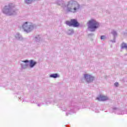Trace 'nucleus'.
Segmentation results:
<instances>
[{
    "instance_id": "7",
    "label": "nucleus",
    "mask_w": 127,
    "mask_h": 127,
    "mask_svg": "<svg viewBox=\"0 0 127 127\" xmlns=\"http://www.w3.org/2000/svg\"><path fill=\"white\" fill-rule=\"evenodd\" d=\"M23 62L21 64V67L22 68V69H26L28 67V64L26 63H28L29 62V61L28 60H25L22 61Z\"/></svg>"
},
{
    "instance_id": "8",
    "label": "nucleus",
    "mask_w": 127,
    "mask_h": 127,
    "mask_svg": "<svg viewBox=\"0 0 127 127\" xmlns=\"http://www.w3.org/2000/svg\"><path fill=\"white\" fill-rule=\"evenodd\" d=\"M111 34L113 36L114 39L113 40H111V42L115 43L116 42V37L118 36V32L116 31L115 30H113L111 32Z\"/></svg>"
},
{
    "instance_id": "20",
    "label": "nucleus",
    "mask_w": 127,
    "mask_h": 127,
    "mask_svg": "<svg viewBox=\"0 0 127 127\" xmlns=\"http://www.w3.org/2000/svg\"><path fill=\"white\" fill-rule=\"evenodd\" d=\"M62 110H63V111H65V110H66V109H63V108H62Z\"/></svg>"
},
{
    "instance_id": "19",
    "label": "nucleus",
    "mask_w": 127,
    "mask_h": 127,
    "mask_svg": "<svg viewBox=\"0 0 127 127\" xmlns=\"http://www.w3.org/2000/svg\"><path fill=\"white\" fill-rule=\"evenodd\" d=\"M68 115H70V113H66V116H68Z\"/></svg>"
},
{
    "instance_id": "11",
    "label": "nucleus",
    "mask_w": 127,
    "mask_h": 127,
    "mask_svg": "<svg viewBox=\"0 0 127 127\" xmlns=\"http://www.w3.org/2000/svg\"><path fill=\"white\" fill-rule=\"evenodd\" d=\"M15 38L17 40H19L20 41H21V40H23V38L22 37V36H21V34H19V33H17L15 35Z\"/></svg>"
},
{
    "instance_id": "4",
    "label": "nucleus",
    "mask_w": 127,
    "mask_h": 127,
    "mask_svg": "<svg viewBox=\"0 0 127 127\" xmlns=\"http://www.w3.org/2000/svg\"><path fill=\"white\" fill-rule=\"evenodd\" d=\"M22 28L25 32L29 33L35 28V25L33 24V23L27 21L23 23L22 25Z\"/></svg>"
},
{
    "instance_id": "1",
    "label": "nucleus",
    "mask_w": 127,
    "mask_h": 127,
    "mask_svg": "<svg viewBox=\"0 0 127 127\" xmlns=\"http://www.w3.org/2000/svg\"><path fill=\"white\" fill-rule=\"evenodd\" d=\"M58 5H62L64 7V9L66 13H76L80 10L81 5L75 0H69L64 5V1L63 0H57L56 2Z\"/></svg>"
},
{
    "instance_id": "6",
    "label": "nucleus",
    "mask_w": 127,
    "mask_h": 127,
    "mask_svg": "<svg viewBox=\"0 0 127 127\" xmlns=\"http://www.w3.org/2000/svg\"><path fill=\"white\" fill-rule=\"evenodd\" d=\"M84 79L87 83H92L95 80V77L89 74H84Z\"/></svg>"
},
{
    "instance_id": "2",
    "label": "nucleus",
    "mask_w": 127,
    "mask_h": 127,
    "mask_svg": "<svg viewBox=\"0 0 127 127\" xmlns=\"http://www.w3.org/2000/svg\"><path fill=\"white\" fill-rule=\"evenodd\" d=\"M2 11L6 15H14L19 12L18 9L12 7L10 4L5 6Z\"/></svg>"
},
{
    "instance_id": "5",
    "label": "nucleus",
    "mask_w": 127,
    "mask_h": 127,
    "mask_svg": "<svg viewBox=\"0 0 127 127\" xmlns=\"http://www.w3.org/2000/svg\"><path fill=\"white\" fill-rule=\"evenodd\" d=\"M66 24L68 26H73V27H78L80 26V24L76 19H71L70 21H67Z\"/></svg>"
},
{
    "instance_id": "15",
    "label": "nucleus",
    "mask_w": 127,
    "mask_h": 127,
    "mask_svg": "<svg viewBox=\"0 0 127 127\" xmlns=\"http://www.w3.org/2000/svg\"><path fill=\"white\" fill-rule=\"evenodd\" d=\"M74 33V30L72 29H69L67 31V34L69 35H72Z\"/></svg>"
},
{
    "instance_id": "18",
    "label": "nucleus",
    "mask_w": 127,
    "mask_h": 127,
    "mask_svg": "<svg viewBox=\"0 0 127 127\" xmlns=\"http://www.w3.org/2000/svg\"><path fill=\"white\" fill-rule=\"evenodd\" d=\"M41 106V104H38V107H40Z\"/></svg>"
},
{
    "instance_id": "12",
    "label": "nucleus",
    "mask_w": 127,
    "mask_h": 127,
    "mask_svg": "<svg viewBox=\"0 0 127 127\" xmlns=\"http://www.w3.org/2000/svg\"><path fill=\"white\" fill-rule=\"evenodd\" d=\"M29 67L30 68H33V67H34L36 64H37V63H36V62L33 61V60H31L30 61H29Z\"/></svg>"
},
{
    "instance_id": "10",
    "label": "nucleus",
    "mask_w": 127,
    "mask_h": 127,
    "mask_svg": "<svg viewBox=\"0 0 127 127\" xmlns=\"http://www.w3.org/2000/svg\"><path fill=\"white\" fill-rule=\"evenodd\" d=\"M114 111H115V113L117 114V115H125V112L124 111H122L118 108H113Z\"/></svg>"
},
{
    "instance_id": "16",
    "label": "nucleus",
    "mask_w": 127,
    "mask_h": 127,
    "mask_svg": "<svg viewBox=\"0 0 127 127\" xmlns=\"http://www.w3.org/2000/svg\"><path fill=\"white\" fill-rule=\"evenodd\" d=\"M101 39L102 40H105V39H106V36H101Z\"/></svg>"
},
{
    "instance_id": "21",
    "label": "nucleus",
    "mask_w": 127,
    "mask_h": 127,
    "mask_svg": "<svg viewBox=\"0 0 127 127\" xmlns=\"http://www.w3.org/2000/svg\"><path fill=\"white\" fill-rule=\"evenodd\" d=\"M66 110H67V111H70V110L69 109V108H67Z\"/></svg>"
},
{
    "instance_id": "3",
    "label": "nucleus",
    "mask_w": 127,
    "mask_h": 127,
    "mask_svg": "<svg viewBox=\"0 0 127 127\" xmlns=\"http://www.w3.org/2000/svg\"><path fill=\"white\" fill-rule=\"evenodd\" d=\"M88 29L90 31H96L100 27V23L94 19H91L87 22Z\"/></svg>"
},
{
    "instance_id": "9",
    "label": "nucleus",
    "mask_w": 127,
    "mask_h": 127,
    "mask_svg": "<svg viewBox=\"0 0 127 127\" xmlns=\"http://www.w3.org/2000/svg\"><path fill=\"white\" fill-rule=\"evenodd\" d=\"M97 100L98 101H108V100H109V98L108 96H105L104 95H100L99 97L97 98Z\"/></svg>"
},
{
    "instance_id": "14",
    "label": "nucleus",
    "mask_w": 127,
    "mask_h": 127,
    "mask_svg": "<svg viewBox=\"0 0 127 127\" xmlns=\"http://www.w3.org/2000/svg\"><path fill=\"white\" fill-rule=\"evenodd\" d=\"M59 75L57 73H53L50 75V78H54L55 79L56 78H59Z\"/></svg>"
},
{
    "instance_id": "17",
    "label": "nucleus",
    "mask_w": 127,
    "mask_h": 127,
    "mask_svg": "<svg viewBox=\"0 0 127 127\" xmlns=\"http://www.w3.org/2000/svg\"><path fill=\"white\" fill-rule=\"evenodd\" d=\"M114 86H115V87H119V82H115V83H114Z\"/></svg>"
},
{
    "instance_id": "13",
    "label": "nucleus",
    "mask_w": 127,
    "mask_h": 127,
    "mask_svg": "<svg viewBox=\"0 0 127 127\" xmlns=\"http://www.w3.org/2000/svg\"><path fill=\"white\" fill-rule=\"evenodd\" d=\"M40 40H41L40 36L39 35L36 36L34 41H36L37 43L40 44L41 43Z\"/></svg>"
}]
</instances>
